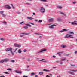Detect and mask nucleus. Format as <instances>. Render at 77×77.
Here are the masks:
<instances>
[{
  "label": "nucleus",
  "instance_id": "6e6d98bb",
  "mask_svg": "<svg viewBox=\"0 0 77 77\" xmlns=\"http://www.w3.org/2000/svg\"><path fill=\"white\" fill-rule=\"evenodd\" d=\"M46 77H50L49 76H48V75H46Z\"/></svg>",
  "mask_w": 77,
  "mask_h": 77
},
{
  "label": "nucleus",
  "instance_id": "2f4dec72",
  "mask_svg": "<svg viewBox=\"0 0 77 77\" xmlns=\"http://www.w3.org/2000/svg\"><path fill=\"white\" fill-rule=\"evenodd\" d=\"M24 29H28V27L25 26L24 27Z\"/></svg>",
  "mask_w": 77,
  "mask_h": 77
},
{
  "label": "nucleus",
  "instance_id": "a18cd8bd",
  "mask_svg": "<svg viewBox=\"0 0 77 77\" xmlns=\"http://www.w3.org/2000/svg\"><path fill=\"white\" fill-rule=\"evenodd\" d=\"M4 73L5 74H9V73L8 72H4Z\"/></svg>",
  "mask_w": 77,
  "mask_h": 77
},
{
  "label": "nucleus",
  "instance_id": "1a4fd4ad",
  "mask_svg": "<svg viewBox=\"0 0 77 77\" xmlns=\"http://www.w3.org/2000/svg\"><path fill=\"white\" fill-rule=\"evenodd\" d=\"M46 50H47L46 49H43L42 50L39 51L38 53H41L42 52H43V51H46Z\"/></svg>",
  "mask_w": 77,
  "mask_h": 77
},
{
  "label": "nucleus",
  "instance_id": "a878e982",
  "mask_svg": "<svg viewBox=\"0 0 77 77\" xmlns=\"http://www.w3.org/2000/svg\"><path fill=\"white\" fill-rule=\"evenodd\" d=\"M63 32H66L67 31H68V29H63Z\"/></svg>",
  "mask_w": 77,
  "mask_h": 77
},
{
  "label": "nucleus",
  "instance_id": "3c124183",
  "mask_svg": "<svg viewBox=\"0 0 77 77\" xmlns=\"http://www.w3.org/2000/svg\"><path fill=\"white\" fill-rule=\"evenodd\" d=\"M0 77H5V76L4 75H2L0 76Z\"/></svg>",
  "mask_w": 77,
  "mask_h": 77
},
{
  "label": "nucleus",
  "instance_id": "0e129e2a",
  "mask_svg": "<svg viewBox=\"0 0 77 77\" xmlns=\"http://www.w3.org/2000/svg\"><path fill=\"white\" fill-rule=\"evenodd\" d=\"M60 53V52H59L57 53V54H60V53Z\"/></svg>",
  "mask_w": 77,
  "mask_h": 77
},
{
  "label": "nucleus",
  "instance_id": "393cba45",
  "mask_svg": "<svg viewBox=\"0 0 77 77\" xmlns=\"http://www.w3.org/2000/svg\"><path fill=\"white\" fill-rule=\"evenodd\" d=\"M7 23L6 21H4L2 22V24H6Z\"/></svg>",
  "mask_w": 77,
  "mask_h": 77
},
{
  "label": "nucleus",
  "instance_id": "7ed1b4c3",
  "mask_svg": "<svg viewBox=\"0 0 77 77\" xmlns=\"http://www.w3.org/2000/svg\"><path fill=\"white\" fill-rule=\"evenodd\" d=\"M45 9L43 7H41L40 11L41 12L43 13L44 12H45Z\"/></svg>",
  "mask_w": 77,
  "mask_h": 77
},
{
  "label": "nucleus",
  "instance_id": "f8f14e48",
  "mask_svg": "<svg viewBox=\"0 0 77 77\" xmlns=\"http://www.w3.org/2000/svg\"><path fill=\"white\" fill-rule=\"evenodd\" d=\"M43 71H45L46 72H50V70L46 69H44Z\"/></svg>",
  "mask_w": 77,
  "mask_h": 77
},
{
  "label": "nucleus",
  "instance_id": "f3484780",
  "mask_svg": "<svg viewBox=\"0 0 77 77\" xmlns=\"http://www.w3.org/2000/svg\"><path fill=\"white\" fill-rule=\"evenodd\" d=\"M60 14H63V15H64V16H66V14L63 13V12H61Z\"/></svg>",
  "mask_w": 77,
  "mask_h": 77
},
{
  "label": "nucleus",
  "instance_id": "774afa93",
  "mask_svg": "<svg viewBox=\"0 0 77 77\" xmlns=\"http://www.w3.org/2000/svg\"><path fill=\"white\" fill-rule=\"evenodd\" d=\"M14 52H16V50H15L14 51Z\"/></svg>",
  "mask_w": 77,
  "mask_h": 77
},
{
  "label": "nucleus",
  "instance_id": "e433bc0d",
  "mask_svg": "<svg viewBox=\"0 0 77 77\" xmlns=\"http://www.w3.org/2000/svg\"><path fill=\"white\" fill-rule=\"evenodd\" d=\"M69 38V35L68 36H66L65 37V38Z\"/></svg>",
  "mask_w": 77,
  "mask_h": 77
},
{
  "label": "nucleus",
  "instance_id": "473e14b6",
  "mask_svg": "<svg viewBox=\"0 0 77 77\" xmlns=\"http://www.w3.org/2000/svg\"><path fill=\"white\" fill-rule=\"evenodd\" d=\"M7 70H8V71H11V70H12V69H7Z\"/></svg>",
  "mask_w": 77,
  "mask_h": 77
},
{
  "label": "nucleus",
  "instance_id": "79ce46f5",
  "mask_svg": "<svg viewBox=\"0 0 77 77\" xmlns=\"http://www.w3.org/2000/svg\"><path fill=\"white\" fill-rule=\"evenodd\" d=\"M71 66H75V65L74 64H72L71 65Z\"/></svg>",
  "mask_w": 77,
  "mask_h": 77
},
{
  "label": "nucleus",
  "instance_id": "13d9d810",
  "mask_svg": "<svg viewBox=\"0 0 77 77\" xmlns=\"http://www.w3.org/2000/svg\"><path fill=\"white\" fill-rule=\"evenodd\" d=\"M27 60H28V61H30V59H28Z\"/></svg>",
  "mask_w": 77,
  "mask_h": 77
},
{
  "label": "nucleus",
  "instance_id": "412c9836",
  "mask_svg": "<svg viewBox=\"0 0 77 77\" xmlns=\"http://www.w3.org/2000/svg\"><path fill=\"white\" fill-rule=\"evenodd\" d=\"M25 25L26 26H29V27H32V25L30 24H26Z\"/></svg>",
  "mask_w": 77,
  "mask_h": 77
},
{
  "label": "nucleus",
  "instance_id": "20e7f679",
  "mask_svg": "<svg viewBox=\"0 0 77 77\" xmlns=\"http://www.w3.org/2000/svg\"><path fill=\"white\" fill-rule=\"evenodd\" d=\"M12 48H7L5 49V51L7 52L9 51H12Z\"/></svg>",
  "mask_w": 77,
  "mask_h": 77
},
{
  "label": "nucleus",
  "instance_id": "bb28decb",
  "mask_svg": "<svg viewBox=\"0 0 77 77\" xmlns=\"http://www.w3.org/2000/svg\"><path fill=\"white\" fill-rule=\"evenodd\" d=\"M21 47V45L18 44L17 47L20 48V47Z\"/></svg>",
  "mask_w": 77,
  "mask_h": 77
},
{
  "label": "nucleus",
  "instance_id": "de8ad7c7",
  "mask_svg": "<svg viewBox=\"0 0 77 77\" xmlns=\"http://www.w3.org/2000/svg\"><path fill=\"white\" fill-rule=\"evenodd\" d=\"M53 57H54V58H56V56L54 55L53 56Z\"/></svg>",
  "mask_w": 77,
  "mask_h": 77
},
{
  "label": "nucleus",
  "instance_id": "f03ea898",
  "mask_svg": "<svg viewBox=\"0 0 77 77\" xmlns=\"http://www.w3.org/2000/svg\"><path fill=\"white\" fill-rule=\"evenodd\" d=\"M4 8H6L7 9H11V7L10 6L8 5H5L4 6Z\"/></svg>",
  "mask_w": 77,
  "mask_h": 77
},
{
  "label": "nucleus",
  "instance_id": "2eb2a0df",
  "mask_svg": "<svg viewBox=\"0 0 77 77\" xmlns=\"http://www.w3.org/2000/svg\"><path fill=\"white\" fill-rule=\"evenodd\" d=\"M57 21L60 22V21H62V20L61 19H57Z\"/></svg>",
  "mask_w": 77,
  "mask_h": 77
},
{
  "label": "nucleus",
  "instance_id": "f257e3e1",
  "mask_svg": "<svg viewBox=\"0 0 77 77\" xmlns=\"http://www.w3.org/2000/svg\"><path fill=\"white\" fill-rule=\"evenodd\" d=\"M77 69L75 70H72L70 71L69 72L70 74H72V75H74V73L73 72H77Z\"/></svg>",
  "mask_w": 77,
  "mask_h": 77
},
{
  "label": "nucleus",
  "instance_id": "0eeeda50",
  "mask_svg": "<svg viewBox=\"0 0 77 77\" xmlns=\"http://www.w3.org/2000/svg\"><path fill=\"white\" fill-rule=\"evenodd\" d=\"M56 25L53 24L51 26L49 27V28H51V29H54V27L56 26Z\"/></svg>",
  "mask_w": 77,
  "mask_h": 77
},
{
  "label": "nucleus",
  "instance_id": "72a5a7b5",
  "mask_svg": "<svg viewBox=\"0 0 77 77\" xmlns=\"http://www.w3.org/2000/svg\"><path fill=\"white\" fill-rule=\"evenodd\" d=\"M11 5L12 6V8L13 9H15V7H14V6H13V5H12V4H11Z\"/></svg>",
  "mask_w": 77,
  "mask_h": 77
},
{
  "label": "nucleus",
  "instance_id": "4be33fe9",
  "mask_svg": "<svg viewBox=\"0 0 77 77\" xmlns=\"http://www.w3.org/2000/svg\"><path fill=\"white\" fill-rule=\"evenodd\" d=\"M3 12H4V11H0V14H2V15H3Z\"/></svg>",
  "mask_w": 77,
  "mask_h": 77
},
{
  "label": "nucleus",
  "instance_id": "cd10ccee",
  "mask_svg": "<svg viewBox=\"0 0 77 77\" xmlns=\"http://www.w3.org/2000/svg\"><path fill=\"white\" fill-rule=\"evenodd\" d=\"M61 47H62V48H65L66 47V46L64 45H61Z\"/></svg>",
  "mask_w": 77,
  "mask_h": 77
},
{
  "label": "nucleus",
  "instance_id": "37998d69",
  "mask_svg": "<svg viewBox=\"0 0 77 77\" xmlns=\"http://www.w3.org/2000/svg\"><path fill=\"white\" fill-rule=\"evenodd\" d=\"M23 23H25V22H21L20 23V24H23Z\"/></svg>",
  "mask_w": 77,
  "mask_h": 77
},
{
  "label": "nucleus",
  "instance_id": "338daca9",
  "mask_svg": "<svg viewBox=\"0 0 77 77\" xmlns=\"http://www.w3.org/2000/svg\"><path fill=\"white\" fill-rule=\"evenodd\" d=\"M39 38H42V37H41V36H40V37H39Z\"/></svg>",
  "mask_w": 77,
  "mask_h": 77
},
{
  "label": "nucleus",
  "instance_id": "a19ab883",
  "mask_svg": "<svg viewBox=\"0 0 77 77\" xmlns=\"http://www.w3.org/2000/svg\"><path fill=\"white\" fill-rule=\"evenodd\" d=\"M35 74V73H31V75H33Z\"/></svg>",
  "mask_w": 77,
  "mask_h": 77
},
{
  "label": "nucleus",
  "instance_id": "8fccbe9b",
  "mask_svg": "<svg viewBox=\"0 0 77 77\" xmlns=\"http://www.w3.org/2000/svg\"><path fill=\"white\" fill-rule=\"evenodd\" d=\"M23 77H28V76H27L24 75Z\"/></svg>",
  "mask_w": 77,
  "mask_h": 77
},
{
  "label": "nucleus",
  "instance_id": "ddd939ff",
  "mask_svg": "<svg viewBox=\"0 0 77 77\" xmlns=\"http://www.w3.org/2000/svg\"><path fill=\"white\" fill-rule=\"evenodd\" d=\"M72 35H69V38H73V36H72Z\"/></svg>",
  "mask_w": 77,
  "mask_h": 77
},
{
  "label": "nucleus",
  "instance_id": "7c9ffc66",
  "mask_svg": "<svg viewBox=\"0 0 77 77\" xmlns=\"http://www.w3.org/2000/svg\"><path fill=\"white\" fill-rule=\"evenodd\" d=\"M45 60V59H43L42 60H39V61H43V60Z\"/></svg>",
  "mask_w": 77,
  "mask_h": 77
},
{
  "label": "nucleus",
  "instance_id": "680f3d73",
  "mask_svg": "<svg viewBox=\"0 0 77 77\" xmlns=\"http://www.w3.org/2000/svg\"><path fill=\"white\" fill-rule=\"evenodd\" d=\"M47 62V61H42V62Z\"/></svg>",
  "mask_w": 77,
  "mask_h": 77
},
{
  "label": "nucleus",
  "instance_id": "c03bdc74",
  "mask_svg": "<svg viewBox=\"0 0 77 77\" xmlns=\"http://www.w3.org/2000/svg\"><path fill=\"white\" fill-rule=\"evenodd\" d=\"M42 20H40L38 21V22H39V23H42Z\"/></svg>",
  "mask_w": 77,
  "mask_h": 77
},
{
  "label": "nucleus",
  "instance_id": "aec40b11",
  "mask_svg": "<svg viewBox=\"0 0 77 77\" xmlns=\"http://www.w3.org/2000/svg\"><path fill=\"white\" fill-rule=\"evenodd\" d=\"M69 33L70 34H74V32H71L69 31Z\"/></svg>",
  "mask_w": 77,
  "mask_h": 77
},
{
  "label": "nucleus",
  "instance_id": "4c0bfd02",
  "mask_svg": "<svg viewBox=\"0 0 77 77\" xmlns=\"http://www.w3.org/2000/svg\"><path fill=\"white\" fill-rule=\"evenodd\" d=\"M29 23V24H32V25H34V23H31V22Z\"/></svg>",
  "mask_w": 77,
  "mask_h": 77
},
{
  "label": "nucleus",
  "instance_id": "69168bd1",
  "mask_svg": "<svg viewBox=\"0 0 77 77\" xmlns=\"http://www.w3.org/2000/svg\"><path fill=\"white\" fill-rule=\"evenodd\" d=\"M53 68H56V67H53Z\"/></svg>",
  "mask_w": 77,
  "mask_h": 77
},
{
  "label": "nucleus",
  "instance_id": "c756f323",
  "mask_svg": "<svg viewBox=\"0 0 77 77\" xmlns=\"http://www.w3.org/2000/svg\"><path fill=\"white\" fill-rule=\"evenodd\" d=\"M11 53L12 54V56H14V52H12V51H11Z\"/></svg>",
  "mask_w": 77,
  "mask_h": 77
},
{
  "label": "nucleus",
  "instance_id": "f704fd0d",
  "mask_svg": "<svg viewBox=\"0 0 77 77\" xmlns=\"http://www.w3.org/2000/svg\"><path fill=\"white\" fill-rule=\"evenodd\" d=\"M40 1H41L42 2H46V0H40Z\"/></svg>",
  "mask_w": 77,
  "mask_h": 77
},
{
  "label": "nucleus",
  "instance_id": "4d7b16f0",
  "mask_svg": "<svg viewBox=\"0 0 77 77\" xmlns=\"http://www.w3.org/2000/svg\"><path fill=\"white\" fill-rule=\"evenodd\" d=\"M60 64H63L62 62H60Z\"/></svg>",
  "mask_w": 77,
  "mask_h": 77
},
{
  "label": "nucleus",
  "instance_id": "49530a36",
  "mask_svg": "<svg viewBox=\"0 0 77 77\" xmlns=\"http://www.w3.org/2000/svg\"><path fill=\"white\" fill-rule=\"evenodd\" d=\"M26 51H27V50H26V49H24V50H23V51H24V52H26Z\"/></svg>",
  "mask_w": 77,
  "mask_h": 77
},
{
  "label": "nucleus",
  "instance_id": "ea45409f",
  "mask_svg": "<svg viewBox=\"0 0 77 77\" xmlns=\"http://www.w3.org/2000/svg\"><path fill=\"white\" fill-rule=\"evenodd\" d=\"M66 60V59H62L61 60H62V61H63V60Z\"/></svg>",
  "mask_w": 77,
  "mask_h": 77
},
{
  "label": "nucleus",
  "instance_id": "4468645a",
  "mask_svg": "<svg viewBox=\"0 0 77 77\" xmlns=\"http://www.w3.org/2000/svg\"><path fill=\"white\" fill-rule=\"evenodd\" d=\"M27 18L28 19H29V20H33V18L31 17H27Z\"/></svg>",
  "mask_w": 77,
  "mask_h": 77
},
{
  "label": "nucleus",
  "instance_id": "a211bd4d",
  "mask_svg": "<svg viewBox=\"0 0 77 77\" xmlns=\"http://www.w3.org/2000/svg\"><path fill=\"white\" fill-rule=\"evenodd\" d=\"M3 62H5V61H4V60H1L0 61V63H3Z\"/></svg>",
  "mask_w": 77,
  "mask_h": 77
},
{
  "label": "nucleus",
  "instance_id": "6ab92c4d",
  "mask_svg": "<svg viewBox=\"0 0 77 77\" xmlns=\"http://www.w3.org/2000/svg\"><path fill=\"white\" fill-rule=\"evenodd\" d=\"M39 74L40 75H42V74H43V72H39Z\"/></svg>",
  "mask_w": 77,
  "mask_h": 77
},
{
  "label": "nucleus",
  "instance_id": "5fc2aeb1",
  "mask_svg": "<svg viewBox=\"0 0 77 77\" xmlns=\"http://www.w3.org/2000/svg\"><path fill=\"white\" fill-rule=\"evenodd\" d=\"M23 36H24V35H20V37H23Z\"/></svg>",
  "mask_w": 77,
  "mask_h": 77
},
{
  "label": "nucleus",
  "instance_id": "9b49d317",
  "mask_svg": "<svg viewBox=\"0 0 77 77\" xmlns=\"http://www.w3.org/2000/svg\"><path fill=\"white\" fill-rule=\"evenodd\" d=\"M21 34H23V35H29V33H21Z\"/></svg>",
  "mask_w": 77,
  "mask_h": 77
},
{
  "label": "nucleus",
  "instance_id": "5701e85b",
  "mask_svg": "<svg viewBox=\"0 0 77 77\" xmlns=\"http://www.w3.org/2000/svg\"><path fill=\"white\" fill-rule=\"evenodd\" d=\"M22 51H21V50L20 49H19L18 50V53H21V52Z\"/></svg>",
  "mask_w": 77,
  "mask_h": 77
},
{
  "label": "nucleus",
  "instance_id": "dca6fc26",
  "mask_svg": "<svg viewBox=\"0 0 77 77\" xmlns=\"http://www.w3.org/2000/svg\"><path fill=\"white\" fill-rule=\"evenodd\" d=\"M18 44H17L15 43L14 44V46L15 47H18Z\"/></svg>",
  "mask_w": 77,
  "mask_h": 77
},
{
  "label": "nucleus",
  "instance_id": "39448f33",
  "mask_svg": "<svg viewBox=\"0 0 77 77\" xmlns=\"http://www.w3.org/2000/svg\"><path fill=\"white\" fill-rule=\"evenodd\" d=\"M15 72L16 73H18V74H22V72L20 71L15 70Z\"/></svg>",
  "mask_w": 77,
  "mask_h": 77
},
{
  "label": "nucleus",
  "instance_id": "603ef678",
  "mask_svg": "<svg viewBox=\"0 0 77 77\" xmlns=\"http://www.w3.org/2000/svg\"><path fill=\"white\" fill-rule=\"evenodd\" d=\"M75 54H77V51H75Z\"/></svg>",
  "mask_w": 77,
  "mask_h": 77
},
{
  "label": "nucleus",
  "instance_id": "09e8293b",
  "mask_svg": "<svg viewBox=\"0 0 77 77\" xmlns=\"http://www.w3.org/2000/svg\"><path fill=\"white\" fill-rule=\"evenodd\" d=\"M60 32H63V30H62L60 31Z\"/></svg>",
  "mask_w": 77,
  "mask_h": 77
},
{
  "label": "nucleus",
  "instance_id": "e2e57ef3",
  "mask_svg": "<svg viewBox=\"0 0 77 77\" xmlns=\"http://www.w3.org/2000/svg\"><path fill=\"white\" fill-rule=\"evenodd\" d=\"M35 77H38V75H35Z\"/></svg>",
  "mask_w": 77,
  "mask_h": 77
},
{
  "label": "nucleus",
  "instance_id": "bf43d9fd",
  "mask_svg": "<svg viewBox=\"0 0 77 77\" xmlns=\"http://www.w3.org/2000/svg\"><path fill=\"white\" fill-rule=\"evenodd\" d=\"M33 15H35V13H33Z\"/></svg>",
  "mask_w": 77,
  "mask_h": 77
},
{
  "label": "nucleus",
  "instance_id": "b1692460",
  "mask_svg": "<svg viewBox=\"0 0 77 77\" xmlns=\"http://www.w3.org/2000/svg\"><path fill=\"white\" fill-rule=\"evenodd\" d=\"M58 8H59V9H62V7L61 6H58L57 7Z\"/></svg>",
  "mask_w": 77,
  "mask_h": 77
},
{
  "label": "nucleus",
  "instance_id": "052dcab7",
  "mask_svg": "<svg viewBox=\"0 0 77 77\" xmlns=\"http://www.w3.org/2000/svg\"><path fill=\"white\" fill-rule=\"evenodd\" d=\"M35 21H38V20H35Z\"/></svg>",
  "mask_w": 77,
  "mask_h": 77
},
{
  "label": "nucleus",
  "instance_id": "58836bf2",
  "mask_svg": "<svg viewBox=\"0 0 77 77\" xmlns=\"http://www.w3.org/2000/svg\"><path fill=\"white\" fill-rule=\"evenodd\" d=\"M11 62H15V61L14 60H11Z\"/></svg>",
  "mask_w": 77,
  "mask_h": 77
},
{
  "label": "nucleus",
  "instance_id": "6e6552de",
  "mask_svg": "<svg viewBox=\"0 0 77 77\" xmlns=\"http://www.w3.org/2000/svg\"><path fill=\"white\" fill-rule=\"evenodd\" d=\"M9 60L8 59L6 58L4 59V62H8L9 61Z\"/></svg>",
  "mask_w": 77,
  "mask_h": 77
},
{
  "label": "nucleus",
  "instance_id": "c85d7f7f",
  "mask_svg": "<svg viewBox=\"0 0 77 77\" xmlns=\"http://www.w3.org/2000/svg\"><path fill=\"white\" fill-rule=\"evenodd\" d=\"M0 40H1V41H4L5 40V39H4V38H1L0 39Z\"/></svg>",
  "mask_w": 77,
  "mask_h": 77
},
{
  "label": "nucleus",
  "instance_id": "864d4df0",
  "mask_svg": "<svg viewBox=\"0 0 77 77\" xmlns=\"http://www.w3.org/2000/svg\"><path fill=\"white\" fill-rule=\"evenodd\" d=\"M73 3H74V4L75 3V2H73Z\"/></svg>",
  "mask_w": 77,
  "mask_h": 77
},
{
  "label": "nucleus",
  "instance_id": "c9c22d12",
  "mask_svg": "<svg viewBox=\"0 0 77 77\" xmlns=\"http://www.w3.org/2000/svg\"><path fill=\"white\" fill-rule=\"evenodd\" d=\"M2 15H3V17H5L6 16V15L4 14H3Z\"/></svg>",
  "mask_w": 77,
  "mask_h": 77
},
{
  "label": "nucleus",
  "instance_id": "9d476101",
  "mask_svg": "<svg viewBox=\"0 0 77 77\" xmlns=\"http://www.w3.org/2000/svg\"><path fill=\"white\" fill-rule=\"evenodd\" d=\"M54 20V19L51 18V19H49L48 20V21H49V22H51L53 21Z\"/></svg>",
  "mask_w": 77,
  "mask_h": 77
},
{
  "label": "nucleus",
  "instance_id": "423d86ee",
  "mask_svg": "<svg viewBox=\"0 0 77 77\" xmlns=\"http://www.w3.org/2000/svg\"><path fill=\"white\" fill-rule=\"evenodd\" d=\"M77 21H75L73 22L72 23V24L73 25H77V23H77Z\"/></svg>",
  "mask_w": 77,
  "mask_h": 77
}]
</instances>
